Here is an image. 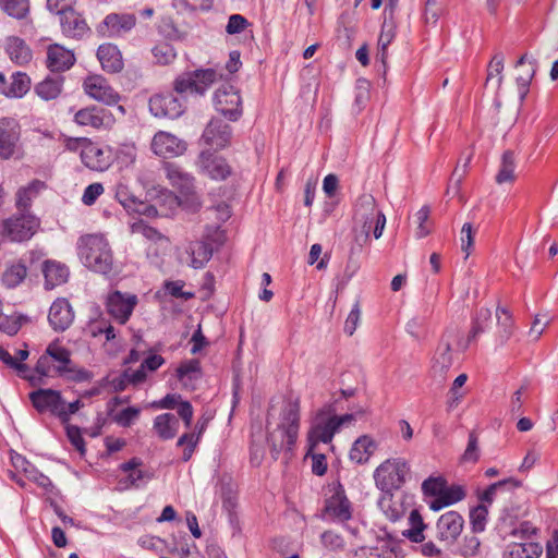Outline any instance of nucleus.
Segmentation results:
<instances>
[{
	"label": "nucleus",
	"mask_w": 558,
	"mask_h": 558,
	"mask_svg": "<svg viewBox=\"0 0 558 558\" xmlns=\"http://www.w3.org/2000/svg\"><path fill=\"white\" fill-rule=\"evenodd\" d=\"M136 23L132 14L110 13L98 27V32L107 37H118L131 31Z\"/></svg>",
	"instance_id": "obj_22"
},
{
	"label": "nucleus",
	"mask_w": 558,
	"mask_h": 558,
	"mask_svg": "<svg viewBox=\"0 0 558 558\" xmlns=\"http://www.w3.org/2000/svg\"><path fill=\"white\" fill-rule=\"evenodd\" d=\"M354 422V414L337 415L331 405H325L316 412L313 418L307 432V445H311V448H316L320 442L330 444L341 427L349 426Z\"/></svg>",
	"instance_id": "obj_3"
},
{
	"label": "nucleus",
	"mask_w": 558,
	"mask_h": 558,
	"mask_svg": "<svg viewBox=\"0 0 558 558\" xmlns=\"http://www.w3.org/2000/svg\"><path fill=\"white\" fill-rule=\"evenodd\" d=\"M74 317L73 307L68 299L58 298L52 302L48 313V322L54 331L62 332L69 329L74 322Z\"/></svg>",
	"instance_id": "obj_17"
},
{
	"label": "nucleus",
	"mask_w": 558,
	"mask_h": 558,
	"mask_svg": "<svg viewBox=\"0 0 558 558\" xmlns=\"http://www.w3.org/2000/svg\"><path fill=\"white\" fill-rule=\"evenodd\" d=\"M0 9L11 17L25 20L29 15L31 0H0Z\"/></svg>",
	"instance_id": "obj_43"
},
{
	"label": "nucleus",
	"mask_w": 558,
	"mask_h": 558,
	"mask_svg": "<svg viewBox=\"0 0 558 558\" xmlns=\"http://www.w3.org/2000/svg\"><path fill=\"white\" fill-rule=\"evenodd\" d=\"M167 178L173 187L183 194H190L194 187V178L184 172L175 165L169 163L166 167Z\"/></svg>",
	"instance_id": "obj_35"
},
{
	"label": "nucleus",
	"mask_w": 558,
	"mask_h": 558,
	"mask_svg": "<svg viewBox=\"0 0 558 558\" xmlns=\"http://www.w3.org/2000/svg\"><path fill=\"white\" fill-rule=\"evenodd\" d=\"M410 527L403 532V535L413 543H422L425 539L424 531L427 525L418 510L414 509L409 515Z\"/></svg>",
	"instance_id": "obj_41"
},
{
	"label": "nucleus",
	"mask_w": 558,
	"mask_h": 558,
	"mask_svg": "<svg viewBox=\"0 0 558 558\" xmlns=\"http://www.w3.org/2000/svg\"><path fill=\"white\" fill-rule=\"evenodd\" d=\"M5 52L10 60L17 65L27 64L33 58L28 45L17 36H10L5 39Z\"/></svg>",
	"instance_id": "obj_31"
},
{
	"label": "nucleus",
	"mask_w": 558,
	"mask_h": 558,
	"mask_svg": "<svg viewBox=\"0 0 558 558\" xmlns=\"http://www.w3.org/2000/svg\"><path fill=\"white\" fill-rule=\"evenodd\" d=\"M458 335L453 331L446 332L437 344L433 360L432 373L434 377L444 379L453 364L452 342Z\"/></svg>",
	"instance_id": "obj_12"
},
{
	"label": "nucleus",
	"mask_w": 558,
	"mask_h": 558,
	"mask_svg": "<svg viewBox=\"0 0 558 558\" xmlns=\"http://www.w3.org/2000/svg\"><path fill=\"white\" fill-rule=\"evenodd\" d=\"M8 82L3 73L0 72V93L9 98H22L31 88V78L24 72H15Z\"/></svg>",
	"instance_id": "obj_24"
},
{
	"label": "nucleus",
	"mask_w": 558,
	"mask_h": 558,
	"mask_svg": "<svg viewBox=\"0 0 558 558\" xmlns=\"http://www.w3.org/2000/svg\"><path fill=\"white\" fill-rule=\"evenodd\" d=\"M521 486H522V482L517 480V478H513V477H509L507 480L499 481L497 483H494V484L489 485L484 490V493L481 496V500L484 501V502H487V504H492L494 498H495V496H496V494L499 490L511 492V490H514L515 488H519Z\"/></svg>",
	"instance_id": "obj_46"
},
{
	"label": "nucleus",
	"mask_w": 558,
	"mask_h": 558,
	"mask_svg": "<svg viewBox=\"0 0 558 558\" xmlns=\"http://www.w3.org/2000/svg\"><path fill=\"white\" fill-rule=\"evenodd\" d=\"M47 189L45 182L33 180L25 186H21L15 193V207L21 213H31L33 201Z\"/></svg>",
	"instance_id": "obj_27"
},
{
	"label": "nucleus",
	"mask_w": 558,
	"mask_h": 558,
	"mask_svg": "<svg viewBox=\"0 0 558 558\" xmlns=\"http://www.w3.org/2000/svg\"><path fill=\"white\" fill-rule=\"evenodd\" d=\"M395 38V32L391 27L387 28L384 24L381 27V32L378 38L377 44V56L376 58L380 60L383 64H386L387 58H388V46L392 43Z\"/></svg>",
	"instance_id": "obj_53"
},
{
	"label": "nucleus",
	"mask_w": 558,
	"mask_h": 558,
	"mask_svg": "<svg viewBox=\"0 0 558 558\" xmlns=\"http://www.w3.org/2000/svg\"><path fill=\"white\" fill-rule=\"evenodd\" d=\"M81 160L85 167L93 171H106L112 163V149L109 146H100L90 138L80 151Z\"/></svg>",
	"instance_id": "obj_13"
},
{
	"label": "nucleus",
	"mask_w": 558,
	"mask_h": 558,
	"mask_svg": "<svg viewBox=\"0 0 558 558\" xmlns=\"http://www.w3.org/2000/svg\"><path fill=\"white\" fill-rule=\"evenodd\" d=\"M26 276V265L22 260H17L8 265L2 274V283L7 288H15L23 282Z\"/></svg>",
	"instance_id": "obj_39"
},
{
	"label": "nucleus",
	"mask_w": 558,
	"mask_h": 558,
	"mask_svg": "<svg viewBox=\"0 0 558 558\" xmlns=\"http://www.w3.org/2000/svg\"><path fill=\"white\" fill-rule=\"evenodd\" d=\"M43 272L45 288L48 290L65 283L70 275L68 266L57 260H46L43 264Z\"/></svg>",
	"instance_id": "obj_29"
},
{
	"label": "nucleus",
	"mask_w": 558,
	"mask_h": 558,
	"mask_svg": "<svg viewBox=\"0 0 558 558\" xmlns=\"http://www.w3.org/2000/svg\"><path fill=\"white\" fill-rule=\"evenodd\" d=\"M463 522V518L457 511L444 513L436 524L437 538L447 544H452L460 536Z\"/></svg>",
	"instance_id": "obj_21"
},
{
	"label": "nucleus",
	"mask_w": 558,
	"mask_h": 558,
	"mask_svg": "<svg viewBox=\"0 0 558 558\" xmlns=\"http://www.w3.org/2000/svg\"><path fill=\"white\" fill-rule=\"evenodd\" d=\"M116 197L118 202L128 210L140 211L137 206H142V203L137 202V198L129 192V189L124 184H119L116 191Z\"/></svg>",
	"instance_id": "obj_56"
},
{
	"label": "nucleus",
	"mask_w": 558,
	"mask_h": 558,
	"mask_svg": "<svg viewBox=\"0 0 558 558\" xmlns=\"http://www.w3.org/2000/svg\"><path fill=\"white\" fill-rule=\"evenodd\" d=\"M63 78L47 77L35 86V93L44 100L56 99L62 92Z\"/></svg>",
	"instance_id": "obj_44"
},
{
	"label": "nucleus",
	"mask_w": 558,
	"mask_h": 558,
	"mask_svg": "<svg viewBox=\"0 0 558 558\" xmlns=\"http://www.w3.org/2000/svg\"><path fill=\"white\" fill-rule=\"evenodd\" d=\"M231 135V126L221 119L214 118L205 128L202 140L215 149H223L230 144Z\"/></svg>",
	"instance_id": "obj_19"
},
{
	"label": "nucleus",
	"mask_w": 558,
	"mask_h": 558,
	"mask_svg": "<svg viewBox=\"0 0 558 558\" xmlns=\"http://www.w3.org/2000/svg\"><path fill=\"white\" fill-rule=\"evenodd\" d=\"M517 167L515 156L513 151L507 150L501 158L500 169L496 175V181L499 184L512 182L515 178L514 170Z\"/></svg>",
	"instance_id": "obj_47"
},
{
	"label": "nucleus",
	"mask_w": 558,
	"mask_h": 558,
	"mask_svg": "<svg viewBox=\"0 0 558 558\" xmlns=\"http://www.w3.org/2000/svg\"><path fill=\"white\" fill-rule=\"evenodd\" d=\"M153 54L155 60L160 64H169L171 63L175 57L177 53L168 44H159L153 48Z\"/></svg>",
	"instance_id": "obj_61"
},
{
	"label": "nucleus",
	"mask_w": 558,
	"mask_h": 558,
	"mask_svg": "<svg viewBox=\"0 0 558 558\" xmlns=\"http://www.w3.org/2000/svg\"><path fill=\"white\" fill-rule=\"evenodd\" d=\"M410 473V465L404 458H389L374 471L375 485L383 493H392L402 487Z\"/></svg>",
	"instance_id": "obj_7"
},
{
	"label": "nucleus",
	"mask_w": 558,
	"mask_h": 558,
	"mask_svg": "<svg viewBox=\"0 0 558 558\" xmlns=\"http://www.w3.org/2000/svg\"><path fill=\"white\" fill-rule=\"evenodd\" d=\"M446 480L441 476L428 477L422 483V492L425 496L438 498L444 488H446Z\"/></svg>",
	"instance_id": "obj_57"
},
{
	"label": "nucleus",
	"mask_w": 558,
	"mask_h": 558,
	"mask_svg": "<svg viewBox=\"0 0 558 558\" xmlns=\"http://www.w3.org/2000/svg\"><path fill=\"white\" fill-rule=\"evenodd\" d=\"M377 449V442L369 435L360 436L352 445L349 458L356 464L368 462Z\"/></svg>",
	"instance_id": "obj_30"
},
{
	"label": "nucleus",
	"mask_w": 558,
	"mask_h": 558,
	"mask_svg": "<svg viewBox=\"0 0 558 558\" xmlns=\"http://www.w3.org/2000/svg\"><path fill=\"white\" fill-rule=\"evenodd\" d=\"M492 323V312L488 308L482 307L476 312L473 319L472 328L469 333L468 342L461 348L466 349L468 344L475 340L481 333L485 332Z\"/></svg>",
	"instance_id": "obj_40"
},
{
	"label": "nucleus",
	"mask_w": 558,
	"mask_h": 558,
	"mask_svg": "<svg viewBox=\"0 0 558 558\" xmlns=\"http://www.w3.org/2000/svg\"><path fill=\"white\" fill-rule=\"evenodd\" d=\"M131 228H132V233L141 234L142 236L146 238L149 241L168 242V239L165 235H162L157 229L145 223L143 220L134 222Z\"/></svg>",
	"instance_id": "obj_55"
},
{
	"label": "nucleus",
	"mask_w": 558,
	"mask_h": 558,
	"mask_svg": "<svg viewBox=\"0 0 558 558\" xmlns=\"http://www.w3.org/2000/svg\"><path fill=\"white\" fill-rule=\"evenodd\" d=\"M465 497L464 489L459 485L447 486L442 489L438 498L429 501L428 506L434 511H439L442 508L449 507Z\"/></svg>",
	"instance_id": "obj_36"
},
{
	"label": "nucleus",
	"mask_w": 558,
	"mask_h": 558,
	"mask_svg": "<svg viewBox=\"0 0 558 558\" xmlns=\"http://www.w3.org/2000/svg\"><path fill=\"white\" fill-rule=\"evenodd\" d=\"M320 542L325 548L331 551L343 550L345 546L343 537L332 530L325 531L320 535Z\"/></svg>",
	"instance_id": "obj_58"
},
{
	"label": "nucleus",
	"mask_w": 558,
	"mask_h": 558,
	"mask_svg": "<svg viewBox=\"0 0 558 558\" xmlns=\"http://www.w3.org/2000/svg\"><path fill=\"white\" fill-rule=\"evenodd\" d=\"M21 328V317L17 315H4L0 313V330L9 336H14Z\"/></svg>",
	"instance_id": "obj_62"
},
{
	"label": "nucleus",
	"mask_w": 558,
	"mask_h": 558,
	"mask_svg": "<svg viewBox=\"0 0 558 558\" xmlns=\"http://www.w3.org/2000/svg\"><path fill=\"white\" fill-rule=\"evenodd\" d=\"M84 93L95 101L106 106H116L121 100L120 94L101 75H89L83 82Z\"/></svg>",
	"instance_id": "obj_11"
},
{
	"label": "nucleus",
	"mask_w": 558,
	"mask_h": 558,
	"mask_svg": "<svg viewBox=\"0 0 558 558\" xmlns=\"http://www.w3.org/2000/svg\"><path fill=\"white\" fill-rule=\"evenodd\" d=\"M193 73V80L195 82V94L203 95L207 88L216 81V71L213 69L196 70Z\"/></svg>",
	"instance_id": "obj_51"
},
{
	"label": "nucleus",
	"mask_w": 558,
	"mask_h": 558,
	"mask_svg": "<svg viewBox=\"0 0 558 558\" xmlns=\"http://www.w3.org/2000/svg\"><path fill=\"white\" fill-rule=\"evenodd\" d=\"M378 505L386 518L392 522L400 520L404 514L402 504L393 499L392 493H383Z\"/></svg>",
	"instance_id": "obj_42"
},
{
	"label": "nucleus",
	"mask_w": 558,
	"mask_h": 558,
	"mask_svg": "<svg viewBox=\"0 0 558 558\" xmlns=\"http://www.w3.org/2000/svg\"><path fill=\"white\" fill-rule=\"evenodd\" d=\"M326 514L339 522H345L351 519V502L343 493H335L326 501Z\"/></svg>",
	"instance_id": "obj_28"
},
{
	"label": "nucleus",
	"mask_w": 558,
	"mask_h": 558,
	"mask_svg": "<svg viewBox=\"0 0 558 558\" xmlns=\"http://www.w3.org/2000/svg\"><path fill=\"white\" fill-rule=\"evenodd\" d=\"M73 122L81 128L104 131L110 130L114 125L116 119L109 110L89 105L74 112Z\"/></svg>",
	"instance_id": "obj_8"
},
{
	"label": "nucleus",
	"mask_w": 558,
	"mask_h": 558,
	"mask_svg": "<svg viewBox=\"0 0 558 558\" xmlns=\"http://www.w3.org/2000/svg\"><path fill=\"white\" fill-rule=\"evenodd\" d=\"M316 448H311V445H307L306 458H311L312 460V472L315 475L323 476L327 472V459L323 453L315 452Z\"/></svg>",
	"instance_id": "obj_60"
},
{
	"label": "nucleus",
	"mask_w": 558,
	"mask_h": 558,
	"mask_svg": "<svg viewBox=\"0 0 558 558\" xmlns=\"http://www.w3.org/2000/svg\"><path fill=\"white\" fill-rule=\"evenodd\" d=\"M21 126L13 118L0 119V158H12L19 148Z\"/></svg>",
	"instance_id": "obj_14"
},
{
	"label": "nucleus",
	"mask_w": 558,
	"mask_h": 558,
	"mask_svg": "<svg viewBox=\"0 0 558 558\" xmlns=\"http://www.w3.org/2000/svg\"><path fill=\"white\" fill-rule=\"evenodd\" d=\"M29 400L33 407L39 412H50L58 417L62 405V395L59 390L50 388H38L29 393Z\"/></svg>",
	"instance_id": "obj_20"
},
{
	"label": "nucleus",
	"mask_w": 558,
	"mask_h": 558,
	"mask_svg": "<svg viewBox=\"0 0 558 558\" xmlns=\"http://www.w3.org/2000/svg\"><path fill=\"white\" fill-rule=\"evenodd\" d=\"M58 377H64L65 379L74 383H85L93 378V373L84 367H78L72 362L59 373Z\"/></svg>",
	"instance_id": "obj_52"
},
{
	"label": "nucleus",
	"mask_w": 558,
	"mask_h": 558,
	"mask_svg": "<svg viewBox=\"0 0 558 558\" xmlns=\"http://www.w3.org/2000/svg\"><path fill=\"white\" fill-rule=\"evenodd\" d=\"M199 376L201 363L195 359L181 363L177 369V377L184 386H187V381L197 379Z\"/></svg>",
	"instance_id": "obj_49"
},
{
	"label": "nucleus",
	"mask_w": 558,
	"mask_h": 558,
	"mask_svg": "<svg viewBox=\"0 0 558 558\" xmlns=\"http://www.w3.org/2000/svg\"><path fill=\"white\" fill-rule=\"evenodd\" d=\"M40 226L39 219L31 213L14 214L0 220V244L22 243L31 240Z\"/></svg>",
	"instance_id": "obj_6"
},
{
	"label": "nucleus",
	"mask_w": 558,
	"mask_h": 558,
	"mask_svg": "<svg viewBox=\"0 0 558 558\" xmlns=\"http://www.w3.org/2000/svg\"><path fill=\"white\" fill-rule=\"evenodd\" d=\"M215 108L230 121H236L242 116V99L239 90L232 85H222L214 95Z\"/></svg>",
	"instance_id": "obj_10"
},
{
	"label": "nucleus",
	"mask_w": 558,
	"mask_h": 558,
	"mask_svg": "<svg viewBox=\"0 0 558 558\" xmlns=\"http://www.w3.org/2000/svg\"><path fill=\"white\" fill-rule=\"evenodd\" d=\"M149 111L156 118L175 119L183 113L181 101L172 94H156L149 98Z\"/></svg>",
	"instance_id": "obj_16"
},
{
	"label": "nucleus",
	"mask_w": 558,
	"mask_h": 558,
	"mask_svg": "<svg viewBox=\"0 0 558 558\" xmlns=\"http://www.w3.org/2000/svg\"><path fill=\"white\" fill-rule=\"evenodd\" d=\"M542 553V546L535 542L513 543L509 546L510 558H538Z\"/></svg>",
	"instance_id": "obj_45"
},
{
	"label": "nucleus",
	"mask_w": 558,
	"mask_h": 558,
	"mask_svg": "<svg viewBox=\"0 0 558 558\" xmlns=\"http://www.w3.org/2000/svg\"><path fill=\"white\" fill-rule=\"evenodd\" d=\"M150 148L159 157L172 158L182 155L186 150V144L172 133L159 131L154 135Z\"/></svg>",
	"instance_id": "obj_15"
},
{
	"label": "nucleus",
	"mask_w": 558,
	"mask_h": 558,
	"mask_svg": "<svg viewBox=\"0 0 558 558\" xmlns=\"http://www.w3.org/2000/svg\"><path fill=\"white\" fill-rule=\"evenodd\" d=\"M193 73V80L195 82V94L203 95L207 88L216 81V71L213 69L196 70Z\"/></svg>",
	"instance_id": "obj_50"
},
{
	"label": "nucleus",
	"mask_w": 558,
	"mask_h": 558,
	"mask_svg": "<svg viewBox=\"0 0 558 558\" xmlns=\"http://www.w3.org/2000/svg\"><path fill=\"white\" fill-rule=\"evenodd\" d=\"M480 459L478 438L475 432L469 434L468 446L462 456L464 462L475 463Z\"/></svg>",
	"instance_id": "obj_63"
},
{
	"label": "nucleus",
	"mask_w": 558,
	"mask_h": 558,
	"mask_svg": "<svg viewBox=\"0 0 558 558\" xmlns=\"http://www.w3.org/2000/svg\"><path fill=\"white\" fill-rule=\"evenodd\" d=\"M497 331L496 340L504 345L514 332V324L511 314L505 307L498 306L496 310Z\"/></svg>",
	"instance_id": "obj_38"
},
{
	"label": "nucleus",
	"mask_w": 558,
	"mask_h": 558,
	"mask_svg": "<svg viewBox=\"0 0 558 558\" xmlns=\"http://www.w3.org/2000/svg\"><path fill=\"white\" fill-rule=\"evenodd\" d=\"M97 58L102 70L108 73H119L123 70L124 62L121 51L113 44H101L97 49Z\"/></svg>",
	"instance_id": "obj_25"
},
{
	"label": "nucleus",
	"mask_w": 558,
	"mask_h": 558,
	"mask_svg": "<svg viewBox=\"0 0 558 558\" xmlns=\"http://www.w3.org/2000/svg\"><path fill=\"white\" fill-rule=\"evenodd\" d=\"M71 361V351L57 339L48 344L45 353L38 359L35 366L37 376H31L28 379L33 386L44 385V377H58Z\"/></svg>",
	"instance_id": "obj_5"
},
{
	"label": "nucleus",
	"mask_w": 558,
	"mask_h": 558,
	"mask_svg": "<svg viewBox=\"0 0 558 558\" xmlns=\"http://www.w3.org/2000/svg\"><path fill=\"white\" fill-rule=\"evenodd\" d=\"M488 510L485 506L480 505L471 510L470 521L473 532L480 533L485 530Z\"/></svg>",
	"instance_id": "obj_59"
},
{
	"label": "nucleus",
	"mask_w": 558,
	"mask_h": 558,
	"mask_svg": "<svg viewBox=\"0 0 558 558\" xmlns=\"http://www.w3.org/2000/svg\"><path fill=\"white\" fill-rule=\"evenodd\" d=\"M77 255L92 271L105 276L113 272V253L109 241L101 233L81 235L77 240Z\"/></svg>",
	"instance_id": "obj_1"
},
{
	"label": "nucleus",
	"mask_w": 558,
	"mask_h": 558,
	"mask_svg": "<svg viewBox=\"0 0 558 558\" xmlns=\"http://www.w3.org/2000/svg\"><path fill=\"white\" fill-rule=\"evenodd\" d=\"M429 214V207L423 206L414 215L413 223L416 226L415 236L418 239L426 236L430 232L428 225Z\"/></svg>",
	"instance_id": "obj_54"
},
{
	"label": "nucleus",
	"mask_w": 558,
	"mask_h": 558,
	"mask_svg": "<svg viewBox=\"0 0 558 558\" xmlns=\"http://www.w3.org/2000/svg\"><path fill=\"white\" fill-rule=\"evenodd\" d=\"M505 56L502 52H496L487 66L486 84L496 80V88L499 89L504 82Z\"/></svg>",
	"instance_id": "obj_48"
},
{
	"label": "nucleus",
	"mask_w": 558,
	"mask_h": 558,
	"mask_svg": "<svg viewBox=\"0 0 558 558\" xmlns=\"http://www.w3.org/2000/svg\"><path fill=\"white\" fill-rule=\"evenodd\" d=\"M190 256L189 265L195 269L202 268L211 257L213 251L209 244L203 241L190 242L186 247Z\"/></svg>",
	"instance_id": "obj_37"
},
{
	"label": "nucleus",
	"mask_w": 558,
	"mask_h": 558,
	"mask_svg": "<svg viewBox=\"0 0 558 558\" xmlns=\"http://www.w3.org/2000/svg\"><path fill=\"white\" fill-rule=\"evenodd\" d=\"M75 56L72 50L59 44L49 45L47 48L46 66L51 72H64L73 66Z\"/></svg>",
	"instance_id": "obj_23"
},
{
	"label": "nucleus",
	"mask_w": 558,
	"mask_h": 558,
	"mask_svg": "<svg viewBox=\"0 0 558 558\" xmlns=\"http://www.w3.org/2000/svg\"><path fill=\"white\" fill-rule=\"evenodd\" d=\"M353 222L355 228H361L365 239H368L371 231H373L375 239L383 235L386 217L378 209L372 194L364 193L356 198L353 206Z\"/></svg>",
	"instance_id": "obj_4"
},
{
	"label": "nucleus",
	"mask_w": 558,
	"mask_h": 558,
	"mask_svg": "<svg viewBox=\"0 0 558 558\" xmlns=\"http://www.w3.org/2000/svg\"><path fill=\"white\" fill-rule=\"evenodd\" d=\"M179 420L172 413H162L155 417L153 428L162 440L174 438L179 430Z\"/></svg>",
	"instance_id": "obj_33"
},
{
	"label": "nucleus",
	"mask_w": 558,
	"mask_h": 558,
	"mask_svg": "<svg viewBox=\"0 0 558 558\" xmlns=\"http://www.w3.org/2000/svg\"><path fill=\"white\" fill-rule=\"evenodd\" d=\"M353 558H391V553L377 546H363L355 550Z\"/></svg>",
	"instance_id": "obj_64"
},
{
	"label": "nucleus",
	"mask_w": 558,
	"mask_h": 558,
	"mask_svg": "<svg viewBox=\"0 0 558 558\" xmlns=\"http://www.w3.org/2000/svg\"><path fill=\"white\" fill-rule=\"evenodd\" d=\"M137 303L138 299L135 294L114 290L108 293L105 306L110 317L120 325H124L129 322Z\"/></svg>",
	"instance_id": "obj_9"
},
{
	"label": "nucleus",
	"mask_w": 558,
	"mask_h": 558,
	"mask_svg": "<svg viewBox=\"0 0 558 558\" xmlns=\"http://www.w3.org/2000/svg\"><path fill=\"white\" fill-rule=\"evenodd\" d=\"M526 62H527V54L525 53V54L521 56L515 63V69L520 70V72L515 76V81L518 84L521 99H523L526 96V94L529 92V86H530L531 81L533 80L534 74H535L534 62L529 61L527 64H526Z\"/></svg>",
	"instance_id": "obj_34"
},
{
	"label": "nucleus",
	"mask_w": 558,
	"mask_h": 558,
	"mask_svg": "<svg viewBox=\"0 0 558 558\" xmlns=\"http://www.w3.org/2000/svg\"><path fill=\"white\" fill-rule=\"evenodd\" d=\"M198 166L203 174L216 181L226 180L232 173L228 161L223 157L210 151L201 153Z\"/></svg>",
	"instance_id": "obj_18"
},
{
	"label": "nucleus",
	"mask_w": 558,
	"mask_h": 558,
	"mask_svg": "<svg viewBox=\"0 0 558 558\" xmlns=\"http://www.w3.org/2000/svg\"><path fill=\"white\" fill-rule=\"evenodd\" d=\"M61 31L64 36L70 38H82L89 32L85 19L74 9L66 14L59 15Z\"/></svg>",
	"instance_id": "obj_26"
},
{
	"label": "nucleus",
	"mask_w": 558,
	"mask_h": 558,
	"mask_svg": "<svg viewBox=\"0 0 558 558\" xmlns=\"http://www.w3.org/2000/svg\"><path fill=\"white\" fill-rule=\"evenodd\" d=\"M300 429L299 402H289L281 412V422L278 427L268 434L267 441L271 457L277 460L281 452L289 459L295 446Z\"/></svg>",
	"instance_id": "obj_2"
},
{
	"label": "nucleus",
	"mask_w": 558,
	"mask_h": 558,
	"mask_svg": "<svg viewBox=\"0 0 558 558\" xmlns=\"http://www.w3.org/2000/svg\"><path fill=\"white\" fill-rule=\"evenodd\" d=\"M207 423H208L207 418L198 420V422L195 426V428L197 429V434L185 433L178 439L177 446L184 447L183 456H182V460L184 462H187L192 458V456L195 451V448L197 447V445L199 442L201 436L207 427Z\"/></svg>",
	"instance_id": "obj_32"
}]
</instances>
